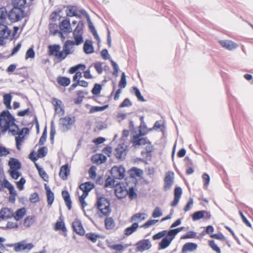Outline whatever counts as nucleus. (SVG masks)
I'll return each instance as SVG.
<instances>
[{
  "label": "nucleus",
  "instance_id": "23",
  "mask_svg": "<svg viewBox=\"0 0 253 253\" xmlns=\"http://www.w3.org/2000/svg\"><path fill=\"white\" fill-rule=\"evenodd\" d=\"M197 247L198 246L196 243L191 242L186 243L182 247V253L194 252L197 249Z\"/></svg>",
  "mask_w": 253,
  "mask_h": 253
},
{
  "label": "nucleus",
  "instance_id": "56",
  "mask_svg": "<svg viewBox=\"0 0 253 253\" xmlns=\"http://www.w3.org/2000/svg\"><path fill=\"white\" fill-rule=\"evenodd\" d=\"M163 215L160 208L159 207L155 208L152 213V216L153 218H157Z\"/></svg>",
  "mask_w": 253,
  "mask_h": 253
},
{
  "label": "nucleus",
  "instance_id": "53",
  "mask_svg": "<svg viewBox=\"0 0 253 253\" xmlns=\"http://www.w3.org/2000/svg\"><path fill=\"white\" fill-rule=\"evenodd\" d=\"M85 236L86 238L90 241L95 243L97 241V239L99 237V235L93 233H88L85 235Z\"/></svg>",
  "mask_w": 253,
  "mask_h": 253
},
{
  "label": "nucleus",
  "instance_id": "59",
  "mask_svg": "<svg viewBox=\"0 0 253 253\" xmlns=\"http://www.w3.org/2000/svg\"><path fill=\"white\" fill-rule=\"evenodd\" d=\"M115 180L109 176L106 180L105 183V187H113L114 186Z\"/></svg>",
  "mask_w": 253,
  "mask_h": 253
},
{
  "label": "nucleus",
  "instance_id": "4",
  "mask_svg": "<svg viewBox=\"0 0 253 253\" xmlns=\"http://www.w3.org/2000/svg\"><path fill=\"white\" fill-rule=\"evenodd\" d=\"M110 202L107 199L104 197H99L97 199L96 206L101 213L107 216L110 213Z\"/></svg>",
  "mask_w": 253,
  "mask_h": 253
},
{
  "label": "nucleus",
  "instance_id": "7",
  "mask_svg": "<svg viewBox=\"0 0 253 253\" xmlns=\"http://www.w3.org/2000/svg\"><path fill=\"white\" fill-rule=\"evenodd\" d=\"M125 169L122 166H114L110 170V173L114 179H123L125 176Z\"/></svg>",
  "mask_w": 253,
  "mask_h": 253
},
{
  "label": "nucleus",
  "instance_id": "9",
  "mask_svg": "<svg viewBox=\"0 0 253 253\" xmlns=\"http://www.w3.org/2000/svg\"><path fill=\"white\" fill-rule=\"evenodd\" d=\"M135 246L136 252H143L149 250L151 247L152 245L149 239H143L138 242Z\"/></svg>",
  "mask_w": 253,
  "mask_h": 253
},
{
  "label": "nucleus",
  "instance_id": "47",
  "mask_svg": "<svg viewBox=\"0 0 253 253\" xmlns=\"http://www.w3.org/2000/svg\"><path fill=\"white\" fill-rule=\"evenodd\" d=\"M102 89V85L99 84H95L91 90L92 93L94 95H98Z\"/></svg>",
  "mask_w": 253,
  "mask_h": 253
},
{
  "label": "nucleus",
  "instance_id": "38",
  "mask_svg": "<svg viewBox=\"0 0 253 253\" xmlns=\"http://www.w3.org/2000/svg\"><path fill=\"white\" fill-rule=\"evenodd\" d=\"M68 55V54H67L63 50L61 51L59 50L55 57L56 59V62H61L62 61L64 60Z\"/></svg>",
  "mask_w": 253,
  "mask_h": 253
},
{
  "label": "nucleus",
  "instance_id": "2",
  "mask_svg": "<svg viewBox=\"0 0 253 253\" xmlns=\"http://www.w3.org/2000/svg\"><path fill=\"white\" fill-rule=\"evenodd\" d=\"M76 120L74 117L67 116L64 118H60L59 122V127L60 130L65 132L71 129L75 123Z\"/></svg>",
  "mask_w": 253,
  "mask_h": 253
},
{
  "label": "nucleus",
  "instance_id": "19",
  "mask_svg": "<svg viewBox=\"0 0 253 253\" xmlns=\"http://www.w3.org/2000/svg\"><path fill=\"white\" fill-rule=\"evenodd\" d=\"M70 172V169L69 168V165L68 164H66L61 167L59 172V176L62 179L64 180H66Z\"/></svg>",
  "mask_w": 253,
  "mask_h": 253
},
{
  "label": "nucleus",
  "instance_id": "51",
  "mask_svg": "<svg viewBox=\"0 0 253 253\" xmlns=\"http://www.w3.org/2000/svg\"><path fill=\"white\" fill-rule=\"evenodd\" d=\"M46 136H47L46 127H45V128L44 129V130L43 131L42 135L41 137L40 140L39 141V144H38L39 145L42 146V145H43L45 143V142L46 141Z\"/></svg>",
  "mask_w": 253,
  "mask_h": 253
},
{
  "label": "nucleus",
  "instance_id": "1",
  "mask_svg": "<svg viewBox=\"0 0 253 253\" xmlns=\"http://www.w3.org/2000/svg\"><path fill=\"white\" fill-rule=\"evenodd\" d=\"M0 118H1V121L4 120L5 124L1 126V131L5 133L7 131L11 133L13 136L16 135V132L14 129L15 128H18V125L15 124V119L12 115L8 110H3L0 114Z\"/></svg>",
  "mask_w": 253,
  "mask_h": 253
},
{
  "label": "nucleus",
  "instance_id": "30",
  "mask_svg": "<svg viewBox=\"0 0 253 253\" xmlns=\"http://www.w3.org/2000/svg\"><path fill=\"white\" fill-rule=\"evenodd\" d=\"M138 227V223L134 222L130 226L125 229L124 233L126 236H129L134 232Z\"/></svg>",
  "mask_w": 253,
  "mask_h": 253
},
{
  "label": "nucleus",
  "instance_id": "63",
  "mask_svg": "<svg viewBox=\"0 0 253 253\" xmlns=\"http://www.w3.org/2000/svg\"><path fill=\"white\" fill-rule=\"evenodd\" d=\"M26 182V180L24 177H21L20 180L16 182L17 187L20 190H22L24 189V185Z\"/></svg>",
  "mask_w": 253,
  "mask_h": 253
},
{
  "label": "nucleus",
  "instance_id": "16",
  "mask_svg": "<svg viewBox=\"0 0 253 253\" xmlns=\"http://www.w3.org/2000/svg\"><path fill=\"white\" fill-rule=\"evenodd\" d=\"M115 193L118 198L121 199L126 196V190L120 184H117L115 188Z\"/></svg>",
  "mask_w": 253,
  "mask_h": 253
},
{
  "label": "nucleus",
  "instance_id": "42",
  "mask_svg": "<svg viewBox=\"0 0 253 253\" xmlns=\"http://www.w3.org/2000/svg\"><path fill=\"white\" fill-rule=\"evenodd\" d=\"M105 225L107 229H111L114 226V221L112 217H107L105 220Z\"/></svg>",
  "mask_w": 253,
  "mask_h": 253
},
{
  "label": "nucleus",
  "instance_id": "22",
  "mask_svg": "<svg viewBox=\"0 0 253 253\" xmlns=\"http://www.w3.org/2000/svg\"><path fill=\"white\" fill-rule=\"evenodd\" d=\"M84 51L86 54H91L94 52L92 42L90 40H86L83 46Z\"/></svg>",
  "mask_w": 253,
  "mask_h": 253
},
{
  "label": "nucleus",
  "instance_id": "57",
  "mask_svg": "<svg viewBox=\"0 0 253 253\" xmlns=\"http://www.w3.org/2000/svg\"><path fill=\"white\" fill-rule=\"evenodd\" d=\"M158 221H159V220L157 219H151V220H148L144 224L141 225V227H143L144 228H147L149 227L150 226L155 224Z\"/></svg>",
  "mask_w": 253,
  "mask_h": 253
},
{
  "label": "nucleus",
  "instance_id": "60",
  "mask_svg": "<svg viewBox=\"0 0 253 253\" xmlns=\"http://www.w3.org/2000/svg\"><path fill=\"white\" fill-rule=\"evenodd\" d=\"M46 196L48 205L51 206L54 200V194L52 192H48L46 193Z\"/></svg>",
  "mask_w": 253,
  "mask_h": 253
},
{
  "label": "nucleus",
  "instance_id": "3",
  "mask_svg": "<svg viewBox=\"0 0 253 253\" xmlns=\"http://www.w3.org/2000/svg\"><path fill=\"white\" fill-rule=\"evenodd\" d=\"M84 28V23L83 21H80L73 32V37L77 45L81 44L84 42L83 37Z\"/></svg>",
  "mask_w": 253,
  "mask_h": 253
},
{
  "label": "nucleus",
  "instance_id": "55",
  "mask_svg": "<svg viewBox=\"0 0 253 253\" xmlns=\"http://www.w3.org/2000/svg\"><path fill=\"white\" fill-rule=\"evenodd\" d=\"M209 245L214 251L216 252L217 253H220V248L215 243L213 240L210 241L209 242Z\"/></svg>",
  "mask_w": 253,
  "mask_h": 253
},
{
  "label": "nucleus",
  "instance_id": "5",
  "mask_svg": "<svg viewBox=\"0 0 253 253\" xmlns=\"http://www.w3.org/2000/svg\"><path fill=\"white\" fill-rule=\"evenodd\" d=\"M24 11L22 8L14 6L8 13V18L11 22L20 20L24 17Z\"/></svg>",
  "mask_w": 253,
  "mask_h": 253
},
{
  "label": "nucleus",
  "instance_id": "39",
  "mask_svg": "<svg viewBox=\"0 0 253 253\" xmlns=\"http://www.w3.org/2000/svg\"><path fill=\"white\" fill-rule=\"evenodd\" d=\"M144 215H145V213H137L131 216L130 221L131 222H133V221L139 222L142 220H145V217L144 216H144Z\"/></svg>",
  "mask_w": 253,
  "mask_h": 253
},
{
  "label": "nucleus",
  "instance_id": "36",
  "mask_svg": "<svg viewBox=\"0 0 253 253\" xmlns=\"http://www.w3.org/2000/svg\"><path fill=\"white\" fill-rule=\"evenodd\" d=\"M35 165L37 170H38L40 176L44 181H47L48 180V176L43 169L41 168L37 164H35Z\"/></svg>",
  "mask_w": 253,
  "mask_h": 253
},
{
  "label": "nucleus",
  "instance_id": "43",
  "mask_svg": "<svg viewBox=\"0 0 253 253\" xmlns=\"http://www.w3.org/2000/svg\"><path fill=\"white\" fill-rule=\"evenodd\" d=\"M133 91L136 97L137 98V99L141 102H145V100L143 96L141 95V92L139 89L136 87H133Z\"/></svg>",
  "mask_w": 253,
  "mask_h": 253
},
{
  "label": "nucleus",
  "instance_id": "49",
  "mask_svg": "<svg viewBox=\"0 0 253 253\" xmlns=\"http://www.w3.org/2000/svg\"><path fill=\"white\" fill-rule=\"evenodd\" d=\"M108 107H109L108 105H104L103 106H94L91 108V109L90 110V112L94 113V112H99V111H103L105 110V109H106Z\"/></svg>",
  "mask_w": 253,
  "mask_h": 253
},
{
  "label": "nucleus",
  "instance_id": "24",
  "mask_svg": "<svg viewBox=\"0 0 253 253\" xmlns=\"http://www.w3.org/2000/svg\"><path fill=\"white\" fill-rule=\"evenodd\" d=\"M74 44L76 45V42L75 41L67 40L63 46V50L68 55L72 53L73 51L71 50L73 48V46Z\"/></svg>",
  "mask_w": 253,
  "mask_h": 253
},
{
  "label": "nucleus",
  "instance_id": "35",
  "mask_svg": "<svg viewBox=\"0 0 253 253\" xmlns=\"http://www.w3.org/2000/svg\"><path fill=\"white\" fill-rule=\"evenodd\" d=\"M67 16L73 17L77 16V7L75 6H68L66 10Z\"/></svg>",
  "mask_w": 253,
  "mask_h": 253
},
{
  "label": "nucleus",
  "instance_id": "17",
  "mask_svg": "<svg viewBox=\"0 0 253 253\" xmlns=\"http://www.w3.org/2000/svg\"><path fill=\"white\" fill-rule=\"evenodd\" d=\"M7 24H0V39H7L11 33V31L8 29Z\"/></svg>",
  "mask_w": 253,
  "mask_h": 253
},
{
  "label": "nucleus",
  "instance_id": "27",
  "mask_svg": "<svg viewBox=\"0 0 253 253\" xmlns=\"http://www.w3.org/2000/svg\"><path fill=\"white\" fill-rule=\"evenodd\" d=\"M61 47L59 44H53L48 46V54L50 56L53 55L55 57Z\"/></svg>",
  "mask_w": 253,
  "mask_h": 253
},
{
  "label": "nucleus",
  "instance_id": "10",
  "mask_svg": "<svg viewBox=\"0 0 253 253\" xmlns=\"http://www.w3.org/2000/svg\"><path fill=\"white\" fill-rule=\"evenodd\" d=\"M174 180V173L171 171L168 172L164 179V190L167 191L170 189Z\"/></svg>",
  "mask_w": 253,
  "mask_h": 253
},
{
  "label": "nucleus",
  "instance_id": "64",
  "mask_svg": "<svg viewBox=\"0 0 253 253\" xmlns=\"http://www.w3.org/2000/svg\"><path fill=\"white\" fill-rule=\"evenodd\" d=\"M166 235H167L166 237H168V239L169 240H170L171 242L173 240V239L175 238V236L176 235L174 229H170L169 231H167Z\"/></svg>",
  "mask_w": 253,
  "mask_h": 253
},
{
  "label": "nucleus",
  "instance_id": "54",
  "mask_svg": "<svg viewBox=\"0 0 253 253\" xmlns=\"http://www.w3.org/2000/svg\"><path fill=\"white\" fill-rule=\"evenodd\" d=\"M29 201L32 203H38L40 201L39 194L36 192L31 194L29 198Z\"/></svg>",
  "mask_w": 253,
  "mask_h": 253
},
{
  "label": "nucleus",
  "instance_id": "58",
  "mask_svg": "<svg viewBox=\"0 0 253 253\" xmlns=\"http://www.w3.org/2000/svg\"><path fill=\"white\" fill-rule=\"evenodd\" d=\"M109 247L113 250L119 252L123 251L124 249L125 248V247H124L121 244L111 245L109 246Z\"/></svg>",
  "mask_w": 253,
  "mask_h": 253
},
{
  "label": "nucleus",
  "instance_id": "44",
  "mask_svg": "<svg viewBox=\"0 0 253 253\" xmlns=\"http://www.w3.org/2000/svg\"><path fill=\"white\" fill-rule=\"evenodd\" d=\"M48 149L46 147H42L38 150L37 158H42L44 157L47 153Z\"/></svg>",
  "mask_w": 253,
  "mask_h": 253
},
{
  "label": "nucleus",
  "instance_id": "25",
  "mask_svg": "<svg viewBox=\"0 0 253 253\" xmlns=\"http://www.w3.org/2000/svg\"><path fill=\"white\" fill-rule=\"evenodd\" d=\"M52 103L54 106L55 112L58 114H60L61 112H62L61 115H63L64 114V110L63 107H61L62 101L57 98H54L52 99Z\"/></svg>",
  "mask_w": 253,
  "mask_h": 253
},
{
  "label": "nucleus",
  "instance_id": "61",
  "mask_svg": "<svg viewBox=\"0 0 253 253\" xmlns=\"http://www.w3.org/2000/svg\"><path fill=\"white\" fill-rule=\"evenodd\" d=\"M167 233V230H163L161 232H159V233L153 235V239L154 240H156L159 239L162 237L164 238V236L166 235Z\"/></svg>",
  "mask_w": 253,
  "mask_h": 253
},
{
  "label": "nucleus",
  "instance_id": "28",
  "mask_svg": "<svg viewBox=\"0 0 253 253\" xmlns=\"http://www.w3.org/2000/svg\"><path fill=\"white\" fill-rule=\"evenodd\" d=\"M26 210L25 208L19 209L16 211L15 213H13V217L16 220H19L23 217L26 214Z\"/></svg>",
  "mask_w": 253,
  "mask_h": 253
},
{
  "label": "nucleus",
  "instance_id": "13",
  "mask_svg": "<svg viewBox=\"0 0 253 253\" xmlns=\"http://www.w3.org/2000/svg\"><path fill=\"white\" fill-rule=\"evenodd\" d=\"M13 216V210L7 208H2L0 210V219L4 220L12 217Z\"/></svg>",
  "mask_w": 253,
  "mask_h": 253
},
{
  "label": "nucleus",
  "instance_id": "14",
  "mask_svg": "<svg viewBox=\"0 0 253 253\" xmlns=\"http://www.w3.org/2000/svg\"><path fill=\"white\" fill-rule=\"evenodd\" d=\"M219 42L223 47L229 50L236 49L238 46V45L236 43L230 40H222L220 41Z\"/></svg>",
  "mask_w": 253,
  "mask_h": 253
},
{
  "label": "nucleus",
  "instance_id": "37",
  "mask_svg": "<svg viewBox=\"0 0 253 253\" xmlns=\"http://www.w3.org/2000/svg\"><path fill=\"white\" fill-rule=\"evenodd\" d=\"M2 185L3 188H6L8 190L9 194L13 193L14 190L15 189L14 187L6 179L3 180Z\"/></svg>",
  "mask_w": 253,
  "mask_h": 253
},
{
  "label": "nucleus",
  "instance_id": "34",
  "mask_svg": "<svg viewBox=\"0 0 253 253\" xmlns=\"http://www.w3.org/2000/svg\"><path fill=\"white\" fill-rule=\"evenodd\" d=\"M171 242V241L168 239V237H164L159 244V250L167 248Z\"/></svg>",
  "mask_w": 253,
  "mask_h": 253
},
{
  "label": "nucleus",
  "instance_id": "52",
  "mask_svg": "<svg viewBox=\"0 0 253 253\" xmlns=\"http://www.w3.org/2000/svg\"><path fill=\"white\" fill-rule=\"evenodd\" d=\"M35 56V52L34 50L33 47L29 48L26 52L25 58L26 59L28 58H34Z\"/></svg>",
  "mask_w": 253,
  "mask_h": 253
},
{
  "label": "nucleus",
  "instance_id": "15",
  "mask_svg": "<svg viewBox=\"0 0 253 253\" xmlns=\"http://www.w3.org/2000/svg\"><path fill=\"white\" fill-rule=\"evenodd\" d=\"M59 28L60 30L64 33H70L72 31L70 20L68 19H64L61 22Z\"/></svg>",
  "mask_w": 253,
  "mask_h": 253
},
{
  "label": "nucleus",
  "instance_id": "50",
  "mask_svg": "<svg viewBox=\"0 0 253 253\" xmlns=\"http://www.w3.org/2000/svg\"><path fill=\"white\" fill-rule=\"evenodd\" d=\"M9 173L10 176L14 179H17L21 175V173L18 170H9Z\"/></svg>",
  "mask_w": 253,
  "mask_h": 253
},
{
  "label": "nucleus",
  "instance_id": "20",
  "mask_svg": "<svg viewBox=\"0 0 253 253\" xmlns=\"http://www.w3.org/2000/svg\"><path fill=\"white\" fill-rule=\"evenodd\" d=\"M115 155L118 159L124 158L126 155V148L123 145H119L115 149Z\"/></svg>",
  "mask_w": 253,
  "mask_h": 253
},
{
  "label": "nucleus",
  "instance_id": "8",
  "mask_svg": "<svg viewBox=\"0 0 253 253\" xmlns=\"http://www.w3.org/2000/svg\"><path fill=\"white\" fill-rule=\"evenodd\" d=\"M131 142L132 143V147L135 149H138L147 144L149 140L147 138H140L139 135H133Z\"/></svg>",
  "mask_w": 253,
  "mask_h": 253
},
{
  "label": "nucleus",
  "instance_id": "40",
  "mask_svg": "<svg viewBox=\"0 0 253 253\" xmlns=\"http://www.w3.org/2000/svg\"><path fill=\"white\" fill-rule=\"evenodd\" d=\"M54 229L56 231L61 230L64 232L67 231V229L63 221H57L55 224Z\"/></svg>",
  "mask_w": 253,
  "mask_h": 253
},
{
  "label": "nucleus",
  "instance_id": "11",
  "mask_svg": "<svg viewBox=\"0 0 253 253\" xmlns=\"http://www.w3.org/2000/svg\"><path fill=\"white\" fill-rule=\"evenodd\" d=\"M72 227L74 231L78 235L81 236L84 235L85 231L83 227L82 224L80 220L76 218L72 223Z\"/></svg>",
  "mask_w": 253,
  "mask_h": 253
},
{
  "label": "nucleus",
  "instance_id": "46",
  "mask_svg": "<svg viewBox=\"0 0 253 253\" xmlns=\"http://www.w3.org/2000/svg\"><path fill=\"white\" fill-rule=\"evenodd\" d=\"M127 82L125 73L123 72L121 75V80L119 83V86L120 88H124L126 85Z\"/></svg>",
  "mask_w": 253,
  "mask_h": 253
},
{
  "label": "nucleus",
  "instance_id": "62",
  "mask_svg": "<svg viewBox=\"0 0 253 253\" xmlns=\"http://www.w3.org/2000/svg\"><path fill=\"white\" fill-rule=\"evenodd\" d=\"M132 105L131 102L129 100V98H125L122 103L120 105L119 107L120 108H124L126 107H130Z\"/></svg>",
  "mask_w": 253,
  "mask_h": 253
},
{
  "label": "nucleus",
  "instance_id": "45",
  "mask_svg": "<svg viewBox=\"0 0 253 253\" xmlns=\"http://www.w3.org/2000/svg\"><path fill=\"white\" fill-rule=\"evenodd\" d=\"M126 195H128L129 198L131 200L136 198L137 196L133 187H129L128 190H126Z\"/></svg>",
  "mask_w": 253,
  "mask_h": 253
},
{
  "label": "nucleus",
  "instance_id": "21",
  "mask_svg": "<svg viewBox=\"0 0 253 253\" xmlns=\"http://www.w3.org/2000/svg\"><path fill=\"white\" fill-rule=\"evenodd\" d=\"M8 165L10 167L9 170H19L21 168V164L20 161L14 158H11L9 161Z\"/></svg>",
  "mask_w": 253,
  "mask_h": 253
},
{
  "label": "nucleus",
  "instance_id": "26",
  "mask_svg": "<svg viewBox=\"0 0 253 253\" xmlns=\"http://www.w3.org/2000/svg\"><path fill=\"white\" fill-rule=\"evenodd\" d=\"M62 196L68 209L70 210L72 208V201L69 192L67 191L64 190L62 192Z\"/></svg>",
  "mask_w": 253,
  "mask_h": 253
},
{
  "label": "nucleus",
  "instance_id": "32",
  "mask_svg": "<svg viewBox=\"0 0 253 253\" xmlns=\"http://www.w3.org/2000/svg\"><path fill=\"white\" fill-rule=\"evenodd\" d=\"M106 160V156L102 154H100L99 156H94L92 158V161L98 164H101L105 163Z\"/></svg>",
  "mask_w": 253,
  "mask_h": 253
},
{
  "label": "nucleus",
  "instance_id": "6",
  "mask_svg": "<svg viewBox=\"0 0 253 253\" xmlns=\"http://www.w3.org/2000/svg\"><path fill=\"white\" fill-rule=\"evenodd\" d=\"M8 246H13L14 247V251L16 252H19L23 251L29 252L34 247V245L32 243L28 244L25 240H23L14 244L8 245Z\"/></svg>",
  "mask_w": 253,
  "mask_h": 253
},
{
  "label": "nucleus",
  "instance_id": "41",
  "mask_svg": "<svg viewBox=\"0 0 253 253\" xmlns=\"http://www.w3.org/2000/svg\"><path fill=\"white\" fill-rule=\"evenodd\" d=\"M193 220L196 221L204 218V211H198L194 212L192 215Z\"/></svg>",
  "mask_w": 253,
  "mask_h": 253
},
{
  "label": "nucleus",
  "instance_id": "31",
  "mask_svg": "<svg viewBox=\"0 0 253 253\" xmlns=\"http://www.w3.org/2000/svg\"><path fill=\"white\" fill-rule=\"evenodd\" d=\"M12 96L10 94H4L3 96V104L8 109H11V102Z\"/></svg>",
  "mask_w": 253,
  "mask_h": 253
},
{
  "label": "nucleus",
  "instance_id": "12",
  "mask_svg": "<svg viewBox=\"0 0 253 253\" xmlns=\"http://www.w3.org/2000/svg\"><path fill=\"white\" fill-rule=\"evenodd\" d=\"M146 145L145 150L141 151V155L146 160H150L152 157L151 153L153 150V146L150 141Z\"/></svg>",
  "mask_w": 253,
  "mask_h": 253
},
{
  "label": "nucleus",
  "instance_id": "48",
  "mask_svg": "<svg viewBox=\"0 0 253 253\" xmlns=\"http://www.w3.org/2000/svg\"><path fill=\"white\" fill-rule=\"evenodd\" d=\"M14 6L22 8L26 3V0H12Z\"/></svg>",
  "mask_w": 253,
  "mask_h": 253
},
{
  "label": "nucleus",
  "instance_id": "33",
  "mask_svg": "<svg viewBox=\"0 0 253 253\" xmlns=\"http://www.w3.org/2000/svg\"><path fill=\"white\" fill-rule=\"evenodd\" d=\"M57 82L59 84L64 86H68L71 83L70 79L69 78L61 76L57 78Z\"/></svg>",
  "mask_w": 253,
  "mask_h": 253
},
{
  "label": "nucleus",
  "instance_id": "29",
  "mask_svg": "<svg viewBox=\"0 0 253 253\" xmlns=\"http://www.w3.org/2000/svg\"><path fill=\"white\" fill-rule=\"evenodd\" d=\"M8 17V13L4 7L0 8V24H8L6 18Z\"/></svg>",
  "mask_w": 253,
  "mask_h": 253
},
{
  "label": "nucleus",
  "instance_id": "18",
  "mask_svg": "<svg viewBox=\"0 0 253 253\" xmlns=\"http://www.w3.org/2000/svg\"><path fill=\"white\" fill-rule=\"evenodd\" d=\"M79 187L84 194L88 195V193L94 187V185L90 182H86L81 184Z\"/></svg>",
  "mask_w": 253,
  "mask_h": 253
}]
</instances>
